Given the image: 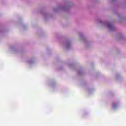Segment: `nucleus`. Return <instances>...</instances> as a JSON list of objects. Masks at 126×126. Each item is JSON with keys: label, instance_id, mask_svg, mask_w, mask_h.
Returning a JSON list of instances; mask_svg holds the SVG:
<instances>
[{"label": "nucleus", "instance_id": "1", "mask_svg": "<svg viewBox=\"0 0 126 126\" xmlns=\"http://www.w3.org/2000/svg\"><path fill=\"white\" fill-rule=\"evenodd\" d=\"M107 26L109 28H112V27H113V26H112V24L110 23H107Z\"/></svg>", "mask_w": 126, "mask_h": 126}, {"label": "nucleus", "instance_id": "2", "mask_svg": "<svg viewBox=\"0 0 126 126\" xmlns=\"http://www.w3.org/2000/svg\"><path fill=\"white\" fill-rule=\"evenodd\" d=\"M113 107H116V105H115V104H113Z\"/></svg>", "mask_w": 126, "mask_h": 126}]
</instances>
